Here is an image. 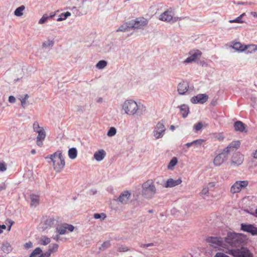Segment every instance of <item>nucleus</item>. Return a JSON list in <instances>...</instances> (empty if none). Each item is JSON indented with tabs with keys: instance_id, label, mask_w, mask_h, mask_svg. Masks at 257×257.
<instances>
[{
	"instance_id": "nucleus-1",
	"label": "nucleus",
	"mask_w": 257,
	"mask_h": 257,
	"mask_svg": "<svg viewBox=\"0 0 257 257\" xmlns=\"http://www.w3.org/2000/svg\"><path fill=\"white\" fill-rule=\"evenodd\" d=\"M46 160L50 159L48 163H52L54 169L57 172H60L64 168L65 162L62 153L60 151H57L45 157Z\"/></svg>"
},
{
	"instance_id": "nucleus-2",
	"label": "nucleus",
	"mask_w": 257,
	"mask_h": 257,
	"mask_svg": "<svg viewBox=\"0 0 257 257\" xmlns=\"http://www.w3.org/2000/svg\"><path fill=\"white\" fill-rule=\"evenodd\" d=\"M224 240L226 243L231 246L237 247L244 245L246 238L245 235L242 233L229 232L227 233Z\"/></svg>"
},
{
	"instance_id": "nucleus-3",
	"label": "nucleus",
	"mask_w": 257,
	"mask_h": 257,
	"mask_svg": "<svg viewBox=\"0 0 257 257\" xmlns=\"http://www.w3.org/2000/svg\"><path fill=\"white\" fill-rule=\"evenodd\" d=\"M238 247L228 249L227 252L233 257H253V254L247 247L243 245Z\"/></svg>"
},
{
	"instance_id": "nucleus-4",
	"label": "nucleus",
	"mask_w": 257,
	"mask_h": 257,
	"mask_svg": "<svg viewBox=\"0 0 257 257\" xmlns=\"http://www.w3.org/2000/svg\"><path fill=\"white\" fill-rule=\"evenodd\" d=\"M122 108L125 113L130 115H133L137 113L138 109V104L134 100H126L123 103Z\"/></svg>"
},
{
	"instance_id": "nucleus-5",
	"label": "nucleus",
	"mask_w": 257,
	"mask_h": 257,
	"mask_svg": "<svg viewBox=\"0 0 257 257\" xmlns=\"http://www.w3.org/2000/svg\"><path fill=\"white\" fill-rule=\"evenodd\" d=\"M142 194L147 198H151L156 193V187L150 181L144 183L143 185Z\"/></svg>"
},
{
	"instance_id": "nucleus-6",
	"label": "nucleus",
	"mask_w": 257,
	"mask_h": 257,
	"mask_svg": "<svg viewBox=\"0 0 257 257\" xmlns=\"http://www.w3.org/2000/svg\"><path fill=\"white\" fill-rule=\"evenodd\" d=\"M90 3V2L87 3V0H82L81 5L77 8L75 7L72 8V11L73 13L75 14L76 16L86 15L91 10Z\"/></svg>"
},
{
	"instance_id": "nucleus-7",
	"label": "nucleus",
	"mask_w": 257,
	"mask_h": 257,
	"mask_svg": "<svg viewBox=\"0 0 257 257\" xmlns=\"http://www.w3.org/2000/svg\"><path fill=\"white\" fill-rule=\"evenodd\" d=\"M206 241L213 248H219L223 246V238L218 236H209L206 238Z\"/></svg>"
},
{
	"instance_id": "nucleus-8",
	"label": "nucleus",
	"mask_w": 257,
	"mask_h": 257,
	"mask_svg": "<svg viewBox=\"0 0 257 257\" xmlns=\"http://www.w3.org/2000/svg\"><path fill=\"white\" fill-rule=\"evenodd\" d=\"M173 16V10L172 9L170 8L160 16L159 19L161 21L167 22H170L171 21H172L173 22H176L179 19V18H174Z\"/></svg>"
},
{
	"instance_id": "nucleus-9",
	"label": "nucleus",
	"mask_w": 257,
	"mask_h": 257,
	"mask_svg": "<svg viewBox=\"0 0 257 257\" xmlns=\"http://www.w3.org/2000/svg\"><path fill=\"white\" fill-rule=\"evenodd\" d=\"M130 22L132 29H142L148 23V20L144 18H138L131 20Z\"/></svg>"
},
{
	"instance_id": "nucleus-10",
	"label": "nucleus",
	"mask_w": 257,
	"mask_h": 257,
	"mask_svg": "<svg viewBox=\"0 0 257 257\" xmlns=\"http://www.w3.org/2000/svg\"><path fill=\"white\" fill-rule=\"evenodd\" d=\"M166 128L164 123L162 121L159 122L154 130L153 131V136L156 139H158L163 137L164 135Z\"/></svg>"
},
{
	"instance_id": "nucleus-11",
	"label": "nucleus",
	"mask_w": 257,
	"mask_h": 257,
	"mask_svg": "<svg viewBox=\"0 0 257 257\" xmlns=\"http://www.w3.org/2000/svg\"><path fill=\"white\" fill-rule=\"evenodd\" d=\"M240 229L252 235H257V227L253 224L241 223L240 224Z\"/></svg>"
},
{
	"instance_id": "nucleus-12",
	"label": "nucleus",
	"mask_w": 257,
	"mask_h": 257,
	"mask_svg": "<svg viewBox=\"0 0 257 257\" xmlns=\"http://www.w3.org/2000/svg\"><path fill=\"white\" fill-rule=\"evenodd\" d=\"M229 154L223 149L222 152L217 155L214 159V164L215 166H220L228 159Z\"/></svg>"
},
{
	"instance_id": "nucleus-13",
	"label": "nucleus",
	"mask_w": 257,
	"mask_h": 257,
	"mask_svg": "<svg viewBox=\"0 0 257 257\" xmlns=\"http://www.w3.org/2000/svg\"><path fill=\"white\" fill-rule=\"evenodd\" d=\"M190 56L184 61V63H190L199 59L202 55V52L199 50H194L189 52Z\"/></svg>"
},
{
	"instance_id": "nucleus-14",
	"label": "nucleus",
	"mask_w": 257,
	"mask_h": 257,
	"mask_svg": "<svg viewBox=\"0 0 257 257\" xmlns=\"http://www.w3.org/2000/svg\"><path fill=\"white\" fill-rule=\"evenodd\" d=\"M208 99V96L206 94H199L192 97L190 101L193 104H203L207 101Z\"/></svg>"
},
{
	"instance_id": "nucleus-15",
	"label": "nucleus",
	"mask_w": 257,
	"mask_h": 257,
	"mask_svg": "<svg viewBox=\"0 0 257 257\" xmlns=\"http://www.w3.org/2000/svg\"><path fill=\"white\" fill-rule=\"evenodd\" d=\"M243 160V156L241 154L237 152L233 154L231 164L234 166H238L242 163Z\"/></svg>"
},
{
	"instance_id": "nucleus-16",
	"label": "nucleus",
	"mask_w": 257,
	"mask_h": 257,
	"mask_svg": "<svg viewBox=\"0 0 257 257\" xmlns=\"http://www.w3.org/2000/svg\"><path fill=\"white\" fill-rule=\"evenodd\" d=\"M36 133H38V136L36 138V144L39 147L43 146V141L46 138V133L43 128H42Z\"/></svg>"
},
{
	"instance_id": "nucleus-17",
	"label": "nucleus",
	"mask_w": 257,
	"mask_h": 257,
	"mask_svg": "<svg viewBox=\"0 0 257 257\" xmlns=\"http://www.w3.org/2000/svg\"><path fill=\"white\" fill-rule=\"evenodd\" d=\"M240 146L239 141H234L231 142L224 150L229 154L230 151H234L238 149Z\"/></svg>"
},
{
	"instance_id": "nucleus-18",
	"label": "nucleus",
	"mask_w": 257,
	"mask_h": 257,
	"mask_svg": "<svg viewBox=\"0 0 257 257\" xmlns=\"http://www.w3.org/2000/svg\"><path fill=\"white\" fill-rule=\"evenodd\" d=\"M189 84L187 82L183 81L178 85L177 90L179 94L184 95L188 91Z\"/></svg>"
},
{
	"instance_id": "nucleus-19",
	"label": "nucleus",
	"mask_w": 257,
	"mask_h": 257,
	"mask_svg": "<svg viewBox=\"0 0 257 257\" xmlns=\"http://www.w3.org/2000/svg\"><path fill=\"white\" fill-rule=\"evenodd\" d=\"M182 182V180L180 179L177 180H174L172 178H170L167 180L164 186L166 188L173 187L177 185H179Z\"/></svg>"
},
{
	"instance_id": "nucleus-20",
	"label": "nucleus",
	"mask_w": 257,
	"mask_h": 257,
	"mask_svg": "<svg viewBox=\"0 0 257 257\" xmlns=\"http://www.w3.org/2000/svg\"><path fill=\"white\" fill-rule=\"evenodd\" d=\"M130 196L131 193L128 191H124L120 194L118 198V200L122 204H126Z\"/></svg>"
},
{
	"instance_id": "nucleus-21",
	"label": "nucleus",
	"mask_w": 257,
	"mask_h": 257,
	"mask_svg": "<svg viewBox=\"0 0 257 257\" xmlns=\"http://www.w3.org/2000/svg\"><path fill=\"white\" fill-rule=\"evenodd\" d=\"M30 198L31 200L30 206L31 207H36L39 204L40 199L39 195L34 194H30Z\"/></svg>"
},
{
	"instance_id": "nucleus-22",
	"label": "nucleus",
	"mask_w": 257,
	"mask_h": 257,
	"mask_svg": "<svg viewBox=\"0 0 257 257\" xmlns=\"http://www.w3.org/2000/svg\"><path fill=\"white\" fill-rule=\"evenodd\" d=\"M178 107L180 109L182 117L186 118L189 112V106L187 104H183L178 106Z\"/></svg>"
},
{
	"instance_id": "nucleus-23",
	"label": "nucleus",
	"mask_w": 257,
	"mask_h": 257,
	"mask_svg": "<svg viewBox=\"0 0 257 257\" xmlns=\"http://www.w3.org/2000/svg\"><path fill=\"white\" fill-rule=\"evenodd\" d=\"M130 29H132L130 21L126 22L116 30V32H127Z\"/></svg>"
},
{
	"instance_id": "nucleus-24",
	"label": "nucleus",
	"mask_w": 257,
	"mask_h": 257,
	"mask_svg": "<svg viewBox=\"0 0 257 257\" xmlns=\"http://www.w3.org/2000/svg\"><path fill=\"white\" fill-rule=\"evenodd\" d=\"M105 155V152L103 150H100L94 153V158L97 161H100L104 159Z\"/></svg>"
},
{
	"instance_id": "nucleus-25",
	"label": "nucleus",
	"mask_w": 257,
	"mask_h": 257,
	"mask_svg": "<svg viewBox=\"0 0 257 257\" xmlns=\"http://www.w3.org/2000/svg\"><path fill=\"white\" fill-rule=\"evenodd\" d=\"M234 129L236 131L243 132L245 128V125L241 121H237L234 123Z\"/></svg>"
},
{
	"instance_id": "nucleus-26",
	"label": "nucleus",
	"mask_w": 257,
	"mask_h": 257,
	"mask_svg": "<svg viewBox=\"0 0 257 257\" xmlns=\"http://www.w3.org/2000/svg\"><path fill=\"white\" fill-rule=\"evenodd\" d=\"M248 46H243L239 42H236L233 44L232 48L236 51L242 52L247 49Z\"/></svg>"
},
{
	"instance_id": "nucleus-27",
	"label": "nucleus",
	"mask_w": 257,
	"mask_h": 257,
	"mask_svg": "<svg viewBox=\"0 0 257 257\" xmlns=\"http://www.w3.org/2000/svg\"><path fill=\"white\" fill-rule=\"evenodd\" d=\"M2 249L5 253H9L12 250V248L8 241H5L2 244Z\"/></svg>"
},
{
	"instance_id": "nucleus-28",
	"label": "nucleus",
	"mask_w": 257,
	"mask_h": 257,
	"mask_svg": "<svg viewBox=\"0 0 257 257\" xmlns=\"http://www.w3.org/2000/svg\"><path fill=\"white\" fill-rule=\"evenodd\" d=\"M77 155V151L75 148H71L68 150V156L71 159H74Z\"/></svg>"
},
{
	"instance_id": "nucleus-29",
	"label": "nucleus",
	"mask_w": 257,
	"mask_h": 257,
	"mask_svg": "<svg viewBox=\"0 0 257 257\" xmlns=\"http://www.w3.org/2000/svg\"><path fill=\"white\" fill-rule=\"evenodd\" d=\"M41 253H42V249L40 247H38L32 251L29 257H39L41 255Z\"/></svg>"
},
{
	"instance_id": "nucleus-30",
	"label": "nucleus",
	"mask_w": 257,
	"mask_h": 257,
	"mask_svg": "<svg viewBox=\"0 0 257 257\" xmlns=\"http://www.w3.org/2000/svg\"><path fill=\"white\" fill-rule=\"evenodd\" d=\"M25 7L23 5L17 8L14 14L17 17L22 16L23 15V11L25 10Z\"/></svg>"
},
{
	"instance_id": "nucleus-31",
	"label": "nucleus",
	"mask_w": 257,
	"mask_h": 257,
	"mask_svg": "<svg viewBox=\"0 0 257 257\" xmlns=\"http://www.w3.org/2000/svg\"><path fill=\"white\" fill-rule=\"evenodd\" d=\"M71 16V13L66 12L61 14L57 19V21H62L66 20L68 17Z\"/></svg>"
},
{
	"instance_id": "nucleus-32",
	"label": "nucleus",
	"mask_w": 257,
	"mask_h": 257,
	"mask_svg": "<svg viewBox=\"0 0 257 257\" xmlns=\"http://www.w3.org/2000/svg\"><path fill=\"white\" fill-rule=\"evenodd\" d=\"M241 190L239 187L238 182H235L231 187L230 191L232 193H235L239 192Z\"/></svg>"
},
{
	"instance_id": "nucleus-33",
	"label": "nucleus",
	"mask_w": 257,
	"mask_h": 257,
	"mask_svg": "<svg viewBox=\"0 0 257 257\" xmlns=\"http://www.w3.org/2000/svg\"><path fill=\"white\" fill-rule=\"evenodd\" d=\"M56 231L59 234L63 235L66 233V228L64 225H60L57 227Z\"/></svg>"
},
{
	"instance_id": "nucleus-34",
	"label": "nucleus",
	"mask_w": 257,
	"mask_h": 257,
	"mask_svg": "<svg viewBox=\"0 0 257 257\" xmlns=\"http://www.w3.org/2000/svg\"><path fill=\"white\" fill-rule=\"evenodd\" d=\"M107 62L105 60H100L96 65V67L99 69H103L107 65Z\"/></svg>"
},
{
	"instance_id": "nucleus-35",
	"label": "nucleus",
	"mask_w": 257,
	"mask_h": 257,
	"mask_svg": "<svg viewBox=\"0 0 257 257\" xmlns=\"http://www.w3.org/2000/svg\"><path fill=\"white\" fill-rule=\"evenodd\" d=\"M177 162L178 160L177 158L173 157L168 165V168L169 169H172L177 164Z\"/></svg>"
},
{
	"instance_id": "nucleus-36",
	"label": "nucleus",
	"mask_w": 257,
	"mask_h": 257,
	"mask_svg": "<svg viewBox=\"0 0 257 257\" xmlns=\"http://www.w3.org/2000/svg\"><path fill=\"white\" fill-rule=\"evenodd\" d=\"M55 220L52 217H48L45 220V225H47V226H48L49 228L51 227L54 223Z\"/></svg>"
},
{
	"instance_id": "nucleus-37",
	"label": "nucleus",
	"mask_w": 257,
	"mask_h": 257,
	"mask_svg": "<svg viewBox=\"0 0 257 257\" xmlns=\"http://www.w3.org/2000/svg\"><path fill=\"white\" fill-rule=\"evenodd\" d=\"M50 242V238L46 236H43L40 239V243L43 245H46Z\"/></svg>"
},
{
	"instance_id": "nucleus-38",
	"label": "nucleus",
	"mask_w": 257,
	"mask_h": 257,
	"mask_svg": "<svg viewBox=\"0 0 257 257\" xmlns=\"http://www.w3.org/2000/svg\"><path fill=\"white\" fill-rule=\"evenodd\" d=\"M29 95L28 94L24 95V97L20 98L21 105L23 108H25L26 106V101L29 98Z\"/></svg>"
},
{
	"instance_id": "nucleus-39",
	"label": "nucleus",
	"mask_w": 257,
	"mask_h": 257,
	"mask_svg": "<svg viewBox=\"0 0 257 257\" xmlns=\"http://www.w3.org/2000/svg\"><path fill=\"white\" fill-rule=\"evenodd\" d=\"M146 110V107L143 105L140 104L138 105V109L137 110V114L139 115H142Z\"/></svg>"
},
{
	"instance_id": "nucleus-40",
	"label": "nucleus",
	"mask_w": 257,
	"mask_h": 257,
	"mask_svg": "<svg viewBox=\"0 0 257 257\" xmlns=\"http://www.w3.org/2000/svg\"><path fill=\"white\" fill-rule=\"evenodd\" d=\"M116 249L119 252H125L130 250L129 248L124 245H119Z\"/></svg>"
},
{
	"instance_id": "nucleus-41",
	"label": "nucleus",
	"mask_w": 257,
	"mask_h": 257,
	"mask_svg": "<svg viewBox=\"0 0 257 257\" xmlns=\"http://www.w3.org/2000/svg\"><path fill=\"white\" fill-rule=\"evenodd\" d=\"M116 130L114 127H111L107 132V135L108 137H112L116 134Z\"/></svg>"
},
{
	"instance_id": "nucleus-42",
	"label": "nucleus",
	"mask_w": 257,
	"mask_h": 257,
	"mask_svg": "<svg viewBox=\"0 0 257 257\" xmlns=\"http://www.w3.org/2000/svg\"><path fill=\"white\" fill-rule=\"evenodd\" d=\"M54 42L53 40H48L47 41L44 42L43 43V47L45 48H47L48 47H52L54 45Z\"/></svg>"
},
{
	"instance_id": "nucleus-43",
	"label": "nucleus",
	"mask_w": 257,
	"mask_h": 257,
	"mask_svg": "<svg viewBox=\"0 0 257 257\" xmlns=\"http://www.w3.org/2000/svg\"><path fill=\"white\" fill-rule=\"evenodd\" d=\"M93 216L95 219H102V220H104L106 217L105 214H104V213H95Z\"/></svg>"
},
{
	"instance_id": "nucleus-44",
	"label": "nucleus",
	"mask_w": 257,
	"mask_h": 257,
	"mask_svg": "<svg viewBox=\"0 0 257 257\" xmlns=\"http://www.w3.org/2000/svg\"><path fill=\"white\" fill-rule=\"evenodd\" d=\"M58 246V245L56 243L53 244L52 245H50L48 250L50 251L52 253L53 252H55L57 250Z\"/></svg>"
},
{
	"instance_id": "nucleus-45",
	"label": "nucleus",
	"mask_w": 257,
	"mask_h": 257,
	"mask_svg": "<svg viewBox=\"0 0 257 257\" xmlns=\"http://www.w3.org/2000/svg\"><path fill=\"white\" fill-rule=\"evenodd\" d=\"M110 246V243L109 241H104L101 245V247H99V249L104 250L109 247Z\"/></svg>"
},
{
	"instance_id": "nucleus-46",
	"label": "nucleus",
	"mask_w": 257,
	"mask_h": 257,
	"mask_svg": "<svg viewBox=\"0 0 257 257\" xmlns=\"http://www.w3.org/2000/svg\"><path fill=\"white\" fill-rule=\"evenodd\" d=\"M205 141L203 139H198L193 141L194 146L196 147L201 146Z\"/></svg>"
},
{
	"instance_id": "nucleus-47",
	"label": "nucleus",
	"mask_w": 257,
	"mask_h": 257,
	"mask_svg": "<svg viewBox=\"0 0 257 257\" xmlns=\"http://www.w3.org/2000/svg\"><path fill=\"white\" fill-rule=\"evenodd\" d=\"M33 127L34 131L36 133L38 132L39 131H40V130H41L42 128H43L42 127H40L39 126V124L38 122H37V121H35L34 122Z\"/></svg>"
},
{
	"instance_id": "nucleus-48",
	"label": "nucleus",
	"mask_w": 257,
	"mask_h": 257,
	"mask_svg": "<svg viewBox=\"0 0 257 257\" xmlns=\"http://www.w3.org/2000/svg\"><path fill=\"white\" fill-rule=\"evenodd\" d=\"M48 19H49V17H48V16H47L46 14L42 16V17L39 20V24H44Z\"/></svg>"
},
{
	"instance_id": "nucleus-49",
	"label": "nucleus",
	"mask_w": 257,
	"mask_h": 257,
	"mask_svg": "<svg viewBox=\"0 0 257 257\" xmlns=\"http://www.w3.org/2000/svg\"><path fill=\"white\" fill-rule=\"evenodd\" d=\"M243 22H244V21H243L242 20L241 16H239L236 19L229 21V23H242Z\"/></svg>"
},
{
	"instance_id": "nucleus-50",
	"label": "nucleus",
	"mask_w": 257,
	"mask_h": 257,
	"mask_svg": "<svg viewBox=\"0 0 257 257\" xmlns=\"http://www.w3.org/2000/svg\"><path fill=\"white\" fill-rule=\"evenodd\" d=\"M236 182H238V184L240 188V189L243 187L247 186L248 185V182L247 181H236Z\"/></svg>"
},
{
	"instance_id": "nucleus-51",
	"label": "nucleus",
	"mask_w": 257,
	"mask_h": 257,
	"mask_svg": "<svg viewBox=\"0 0 257 257\" xmlns=\"http://www.w3.org/2000/svg\"><path fill=\"white\" fill-rule=\"evenodd\" d=\"M203 126L202 123L201 122H199L197 123H196L194 126V129L195 130V132H198L200 131Z\"/></svg>"
},
{
	"instance_id": "nucleus-52",
	"label": "nucleus",
	"mask_w": 257,
	"mask_h": 257,
	"mask_svg": "<svg viewBox=\"0 0 257 257\" xmlns=\"http://www.w3.org/2000/svg\"><path fill=\"white\" fill-rule=\"evenodd\" d=\"M7 169V165L4 162H0V172H4Z\"/></svg>"
},
{
	"instance_id": "nucleus-53",
	"label": "nucleus",
	"mask_w": 257,
	"mask_h": 257,
	"mask_svg": "<svg viewBox=\"0 0 257 257\" xmlns=\"http://www.w3.org/2000/svg\"><path fill=\"white\" fill-rule=\"evenodd\" d=\"M51 254V253L50 251H49V250H48L45 252H43V251H42V253H41V255L39 256V257H49L50 256Z\"/></svg>"
},
{
	"instance_id": "nucleus-54",
	"label": "nucleus",
	"mask_w": 257,
	"mask_h": 257,
	"mask_svg": "<svg viewBox=\"0 0 257 257\" xmlns=\"http://www.w3.org/2000/svg\"><path fill=\"white\" fill-rule=\"evenodd\" d=\"M65 226L66 228V230L68 229L70 232L73 231L74 229V227L71 224H65Z\"/></svg>"
},
{
	"instance_id": "nucleus-55",
	"label": "nucleus",
	"mask_w": 257,
	"mask_h": 257,
	"mask_svg": "<svg viewBox=\"0 0 257 257\" xmlns=\"http://www.w3.org/2000/svg\"><path fill=\"white\" fill-rule=\"evenodd\" d=\"M214 257H229V256L223 252H218L215 254Z\"/></svg>"
},
{
	"instance_id": "nucleus-56",
	"label": "nucleus",
	"mask_w": 257,
	"mask_h": 257,
	"mask_svg": "<svg viewBox=\"0 0 257 257\" xmlns=\"http://www.w3.org/2000/svg\"><path fill=\"white\" fill-rule=\"evenodd\" d=\"M33 246V243L31 241H29L24 244V247L26 249H29Z\"/></svg>"
},
{
	"instance_id": "nucleus-57",
	"label": "nucleus",
	"mask_w": 257,
	"mask_h": 257,
	"mask_svg": "<svg viewBox=\"0 0 257 257\" xmlns=\"http://www.w3.org/2000/svg\"><path fill=\"white\" fill-rule=\"evenodd\" d=\"M208 192H209V189H208V188H207L206 187H204L203 188V189L202 190V191L201 192V193L202 195H207L208 193Z\"/></svg>"
},
{
	"instance_id": "nucleus-58",
	"label": "nucleus",
	"mask_w": 257,
	"mask_h": 257,
	"mask_svg": "<svg viewBox=\"0 0 257 257\" xmlns=\"http://www.w3.org/2000/svg\"><path fill=\"white\" fill-rule=\"evenodd\" d=\"M154 245V243H146V244H141L140 246L141 247H148L150 246H152Z\"/></svg>"
},
{
	"instance_id": "nucleus-59",
	"label": "nucleus",
	"mask_w": 257,
	"mask_h": 257,
	"mask_svg": "<svg viewBox=\"0 0 257 257\" xmlns=\"http://www.w3.org/2000/svg\"><path fill=\"white\" fill-rule=\"evenodd\" d=\"M9 101L12 103L15 102V101H16L15 97L13 95L10 96L9 97Z\"/></svg>"
},
{
	"instance_id": "nucleus-60",
	"label": "nucleus",
	"mask_w": 257,
	"mask_h": 257,
	"mask_svg": "<svg viewBox=\"0 0 257 257\" xmlns=\"http://www.w3.org/2000/svg\"><path fill=\"white\" fill-rule=\"evenodd\" d=\"M215 185V182H210L208 184L207 187L209 189H211L214 187Z\"/></svg>"
},
{
	"instance_id": "nucleus-61",
	"label": "nucleus",
	"mask_w": 257,
	"mask_h": 257,
	"mask_svg": "<svg viewBox=\"0 0 257 257\" xmlns=\"http://www.w3.org/2000/svg\"><path fill=\"white\" fill-rule=\"evenodd\" d=\"M9 223V225L8 226V230L10 231L11 229L12 226L14 224V222L10 219L7 220Z\"/></svg>"
},
{
	"instance_id": "nucleus-62",
	"label": "nucleus",
	"mask_w": 257,
	"mask_h": 257,
	"mask_svg": "<svg viewBox=\"0 0 257 257\" xmlns=\"http://www.w3.org/2000/svg\"><path fill=\"white\" fill-rule=\"evenodd\" d=\"M49 228V227L48 226H47V225H45V222L44 223H42L41 225V226H40V228H41L42 231H44Z\"/></svg>"
},
{
	"instance_id": "nucleus-63",
	"label": "nucleus",
	"mask_w": 257,
	"mask_h": 257,
	"mask_svg": "<svg viewBox=\"0 0 257 257\" xmlns=\"http://www.w3.org/2000/svg\"><path fill=\"white\" fill-rule=\"evenodd\" d=\"M7 188V184L5 183L0 185V191L5 190Z\"/></svg>"
},
{
	"instance_id": "nucleus-64",
	"label": "nucleus",
	"mask_w": 257,
	"mask_h": 257,
	"mask_svg": "<svg viewBox=\"0 0 257 257\" xmlns=\"http://www.w3.org/2000/svg\"><path fill=\"white\" fill-rule=\"evenodd\" d=\"M6 228V226L4 224L0 225V234L3 232V230Z\"/></svg>"
}]
</instances>
